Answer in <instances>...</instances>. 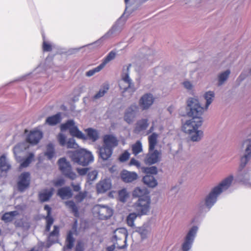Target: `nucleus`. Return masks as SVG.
Returning a JSON list of instances; mask_svg holds the SVG:
<instances>
[{
  "label": "nucleus",
  "instance_id": "nucleus-38",
  "mask_svg": "<svg viewBox=\"0 0 251 251\" xmlns=\"http://www.w3.org/2000/svg\"><path fill=\"white\" fill-rule=\"evenodd\" d=\"M215 96L213 91H209L206 92L204 95V99L206 100L205 109H207L209 105L212 103Z\"/></svg>",
  "mask_w": 251,
  "mask_h": 251
},
{
  "label": "nucleus",
  "instance_id": "nucleus-35",
  "mask_svg": "<svg viewBox=\"0 0 251 251\" xmlns=\"http://www.w3.org/2000/svg\"><path fill=\"white\" fill-rule=\"evenodd\" d=\"M109 89V85L107 84H103L99 91L93 96L94 100H98L103 97L107 93Z\"/></svg>",
  "mask_w": 251,
  "mask_h": 251
},
{
  "label": "nucleus",
  "instance_id": "nucleus-27",
  "mask_svg": "<svg viewBox=\"0 0 251 251\" xmlns=\"http://www.w3.org/2000/svg\"><path fill=\"white\" fill-rule=\"evenodd\" d=\"M57 195L62 199H69L73 196V193L69 187H64L58 189Z\"/></svg>",
  "mask_w": 251,
  "mask_h": 251
},
{
  "label": "nucleus",
  "instance_id": "nucleus-12",
  "mask_svg": "<svg viewBox=\"0 0 251 251\" xmlns=\"http://www.w3.org/2000/svg\"><path fill=\"white\" fill-rule=\"evenodd\" d=\"M126 20V18L124 17V14H123L116 22L111 28L101 37V39H104L120 33L123 28Z\"/></svg>",
  "mask_w": 251,
  "mask_h": 251
},
{
  "label": "nucleus",
  "instance_id": "nucleus-42",
  "mask_svg": "<svg viewBox=\"0 0 251 251\" xmlns=\"http://www.w3.org/2000/svg\"><path fill=\"white\" fill-rule=\"evenodd\" d=\"M89 139L93 141H96L99 138V135L97 131L92 128H88L86 130Z\"/></svg>",
  "mask_w": 251,
  "mask_h": 251
},
{
  "label": "nucleus",
  "instance_id": "nucleus-23",
  "mask_svg": "<svg viewBox=\"0 0 251 251\" xmlns=\"http://www.w3.org/2000/svg\"><path fill=\"white\" fill-rule=\"evenodd\" d=\"M111 183L109 179H104L100 181L96 186L99 193H103L111 188Z\"/></svg>",
  "mask_w": 251,
  "mask_h": 251
},
{
  "label": "nucleus",
  "instance_id": "nucleus-4",
  "mask_svg": "<svg viewBox=\"0 0 251 251\" xmlns=\"http://www.w3.org/2000/svg\"><path fill=\"white\" fill-rule=\"evenodd\" d=\"M69 156L74 162L83 166L88 165L94 160L91 152L85 149L71 151Z\"/></svg>",
  "mask_w": 251,
  "mask_h": 251
},
{
  "label": "nucleus",
  "instance_id": "nucleus-41",
  "mask_svg": "<svg viewBox=\"0 0 251 251\" xmlns=\"http://www.w3.org/2000/svg\"><path fill=\"white\" fill-rule=\"evenodd\" d=\"M116 56V52L114 51H111L103 59L100 65L103 68L110 61L113 60Z\"/></svg>",
  "mask_w": 251,
  "mask_h": 251
},
{
  "label": "nucleus",
  "instance_id": "nucleus-51",
  "mask_svg": "<svg viewBox=\"0 0 251 251\" xmlns=\"http://www.w3.org/2000/svg\"><path fill=\"white\" fill-rule=\"evenodd\" d=\"M87 195V191L79 192L78 194L76 195L75 199L78 202L82 201Z\"/></svg>",
  "mask_w": 251,
  "mask_h": 251
},
{
  "label": "nucleus",
  "instance_id": "nucleus-29",
  "mask_svg": "<svg viewBox=\"0 0 251 251\" xmlns=\"http://www.w3.org/2000/svg\"><path fill=\"white\" fill-rule=\"evenodd\" d=\"M132 195L134 197H137L138 199L144 198L145 197H150L146 189L140 187L136 188L134 190Z\"/></svg>",
  "mask_w": 251,
  "mask_h": 251
},
{
  "label": "nucleus",
  "instance_id": "nucleus-30",
  "mask_svg": "<svg viewBox=\"0 0 251 251\" xmlns=\"http://www.w3.org/2000/svg\"><path fill=\"white\" fill-rule=\"evenodd\" d=\"M61 121L60 113H58L54 115L48 117L46 120V123L50 126H54L59 123Z\"/></svg>",
  "mask_w": 251,
  "mask_h": 251
},
{
  "label": "nucleus",
  "instance_id": "nucleus-9",
  "mask_svg": "<svg viewBox=\"0 0 251 251\" xmlns=\"http://www.w3.org/2000/svg\"><path fill=\"white\" fill-rule=\"evenodd\" d=\"M60 128L62 131L69 129L70 134L73 137L82 139H85V135L78 129L77 126L75 125L74 121L73 120H69L65 123L62 124Z\"/></svg>",
  "mask_w": 251,
  "mask_h": 251
},
{
  "label": "nucleus",
  "instance_id": "nucleus-33",
  "mask_svg": "<svg viewBox=\"0 0 251 251\" xmlns=\"http://www.w3.org/2000/svg\"><path fill=\"white\" fill-rule=\"evenodd\" d=\"M143 181L145 184L150 187H154L157 184L156 180L151 175H146L143 177Z\"/></svg>",
  "mask_w": 251,
  "mask_h": 251
},
{
  "label": "nucleus",
  "instance_id": "nucleus-62",
  "mask_svg": "<svg viewBox=\"0 0 251 251\" xmlns=\"http://www.w3.org/2000/svg\"><path fill=\"white\" fill-rule=\"evenodd\" d=\"M71 186L75 192H79L81 189V187L79 184H75L74 183H72Z\"/></svg>",
  "mask_w": 251,
  "mask_h": 251
},
{
  "label": "nucleus",
  "instance_id": "nucleus-31",
  "mask_svg": "<svg viewBox=\"0 0 251 251\" xmlns=\"http://www.w3.org/2000/svg\"><path fill=\"white\" fill-rule=\"evenodd\" d=\"M230 73V70L227 69L218 75L217 77L218 86H222L225 83L229 77Z\"/></svg>",
  "mask_w": 251,
  "mask_h": 251
},
{
  "label": "nucleus",
  "instance_id": "nucleus-13",
  "mask_svg": "<svg viewBox=\"0 0 251 251\" xmlns=\"http://www.w3.org/2000/svg\"><path fill=\"white\" fill-rule=\"evenodd\" d=\"M244 154L240 159V168L245 167L251 158V140H245L242 144Z\"/></svg>",
  "mask_w": 251,
  "mask_h": 251
},
{
  "label": "nucleus",
  "instance_id": "nucleus-47",
  "mask_svg": "<svg viewBox=\"0 0 251 251\" xmlns=\"http://www.w3.org/2000/svg\"><path fill=\"white\" fill-rule=\"evenodd\" d=\"M34 157V153H30L27 157L21 163V166L23 168L27 167L33 160Z\"/></svg>",
  "mask_w": 251,
  "mask_h": 251
},
{
  "label": "nucleus",
  "instance_id": "nucleus-45",
  "mask_svg": "<svg viewBox=\"0 0 251 251\" xmlns=\"http://www.w3.org/2000/svg\"><path fill=\"white\" fill-rule=\"evenodd\" d=\"M54 149L53 144L50 143L47 146V151L45 152V155L49 159H51L54 155Z\"/></svg>",
  "mask_w": 251,
  "mask_h": 251
},
{
  "label": "nucleus",
  "instance_id": "nucleus-39",
  "mask_svg": "<svg viewBox=\"0 0 251 251\" xmlns=\"http://www.w3.org/2000/svg\"><path fill=\"white\" fill-rule=\"evenodd\" d=\"M132 153L136 156L143 151L142 145L140 141H137L131 146Z\"/></svg>",
  "mask_w": 251,
  "mask_h": 251
},
{
  "label": "nucleus",
  "instance_id": "nucleus-53",
  "mask_svg": "<svg viewBox=\"0 0 251 251\" xmlns=\"http://www.w3.org/2000/svg\"><path fill=\"white\" fill-rule=\"evenodd\" d=\"M66 144L68 148L77 149L78 147V146L76 143L75 140L73 138L69 139Z\"/></svg>",
  "mask_w": 251,
  "mask_h": 251
},
{
  "label": "nucleus",
  "instance_id": "nucleus-28",
  "mask_svg": "<svg viewBox=\"0 0 251 251\" xmlns=\"http://www.w3.org/2000/svg\"><path fill=\"white\" fill-rule=\"evenodd\" d=\"M53 189L50 190L44 189L39 194V198L42 202L47 201L51 197L53 194Z\"/></svg>",
  "mask_w": 251,
  "mask_h": 251
},
{
  "label": "nucleus",
  "instance_id": "nucleus-40",
  "mask_svg": "<svg viewBox=\"0 0 251 251\" xmlns=\"http://www.w3.org/2000/svg\"><path fill=\"white\" fill-rule=\"evenodd\" d=\"M189 135H190L191 141L193 142H199L203 137V133L201 130H198V129L194 132L193 134Z\"/></svg>",
  "mask_w": 251,
  "mask_h": 251
},
{
  "label": "nucleus",
  "instance_id": "nucleus-2",
  "mask_svg": "<svg viewBox=\"0 0 251 251\" xmlns=\"http://www.w3.org/2000/svg\"><path fill=\"white\" fill-rule=\"evenodd\" d=\"M158 137V134L155 132L152 133L148 137L149 152L144 159V162L147 165L154 164L160 160L161 152L157 150H155V147L157 144Z\"/></svg>",
  "mask_w": 251,
  "mask_h": 251
},
{
  "label": "nucleus",
  "instance_id": "nucleus-46",
  "mask_svg": "<svg viewBox=\"0 0 251 251\" xmlns=\"http://www.w3.org/2000/svg\"><path fill=\"white\" fill-rule=\"evenodd\" d=\"M75 239L72 232L70 231L67 234L66 238V247L68 249H71L74 246Z\"/></svg>",
  "mask_w": 251,
  "mask_h": 251
},
{
  "label": "nucleus",
  "instance_id": "nucleus-15",
  "mask_svg": "<svg viewBox=\"0 0 251 251\" xmlns=\"http://www.w3.org/2000/svg\"><path fill=\"white\" fill-rule=\"evenodd\" d=\"M139 111V107L136 103L131 104L126 110L124 120L128 124L132 123Z\"/></svg>",
  "mask_w": 251,
  "mask_h": 251
},
{
  "label": "nucleus",
  "instance_id": "nucleus-61",
  "mask_svg": "<svg viewBox=\"0 0 251 251\" xmlns=\"http://www.w3.org/2000/svg\"><path fill=\"white\" fill-rule=\"evenodd\" d=\"M129 165L130 166H136L138 168H139L140 167V163L138 160H136L134 158L131 159L129 162Z\"/></svg>",
  "mask_w": 251,
  "mask_h": 251
},
{
  "label": "nucleus",
  "instance_id": "nucleus-24",
  "mask_svg": "<svg viewBox=\"0 0 251 251\" xmlns=\"http://www.w3.org/2000/svg\"><path fill=\"white\" fill-rule=\"evenodd\" d=\"M59 234V228L58 226H53V230L51 232L48 239V244L49 247L51 246L52 244L57 242L58 240V236Z\"/></svg>",
  "mask_w": 251,
  "mask_h": 251
},
{
  "label": "nucleus",
  "instance_id": "nucleus-58",
  "mask_svg": "<svg viewBox=\"0 0 251 251\" xmlns=\"http://www.w3.org/2000/svg\"><path fill=\"white\" fill-rule=\"evenodd\" d=\"M43 50L44 51H50L51 50V45L46 42L45 41H43Z\"/></svg>",
  "mask_w": 251,
  "mask_h": 251
},
{
  "label": "nucleus",
  "instance_id": "nucleus-56",
  "mask_svg": "<svg viewBox=\"0 0 251 251\" xmlns=\"http://www.w3.org/2000/svg\"><path fill=\"white\" fill-rule=\"evenodd\" d=\"M57 139H58V141L59 144L62 146H64L66 145V144L67 143L66 142V136L64 134H63L62 133H59L58 135Z\"/></svg>",
  "mask_w": 251,
  "mask_h": 251
},
{
  "label": "nucleus",
  "instance_id": "nucleus-19",
  "mask_svg": "<svg viewBox=\"0 0 251 251\" xmlns=\"http://www.w3.org/2000/svg\"><path fill=\"white\" fill-rule=\"evenodd\" d=\"M244 168L245 167L241 168L240 165H239L236 176V179L237 181L243 183L245 185H251V183L249 181L250 180V174L248 170H243Z\"/></svg>",
  "mask_w": 251,
  "mask_h": 251
},
{
  "label": "nucleus",
  "instance_id": "nucleus-49",
  "mask_svg": "<svg viewBox=\"0 0 251 251\" xmlns=\"http://www.w3.org/2000/svg\"><path fill=\"white\" fill-rule=\"evenodd\" d=\"M25 149L26 147L25 143H20L14 147L13 149L14 153L15 155H16L17 153L23 151Z\"/></svg>",
  "mask_w": 251,
  "mask_h": 251
},
{
  "label": "nucleus",
  "instance_id": "nucleus-21",
  "mask_svg": "<svg viewBox=\"0 0 251 251\" xmlns=\"http://www.w3.org/2000/svg\"><path fill=\"white\" fill-rule=\"evenodd\" d=\"M149 126V122L148 119H141L136 122L134 129V132L136 134H139L141 132L146 130Z\"/></svg>",
  "mask_w": 251,
  "mask_h": 251
},
{
  "label": "nucleus",
  "instance_id": "nucleus-32",
  "mask_svg": "<svg viewBox=\"0 0 251 251\" xmlns=\"http://www.w3.org/2000/svg\"><path fill=\"white\" fill-rule=\"evenodd\" d=\"M66 206L71 211L75 217L79 216L78 208L73 201H68L65 202Z\"/></svg>",
  "mask_w": 251,
  "mask_h": 251
},
{
  "label": "nucleus",
  "instance_id": "nucleus-6",
  "mask_svg": "<svg viewBox=\"0 0 251 251\" xmlns=\"http://www.w3.org/2000/svg\"><path fill=\"white\" fill-rule=\"evenodd\" d=\"M127 231L125 228H118L113 232L111 241L118 249H124L127 247Z\"/></svg>",
  "mask_w": 251,
  "mask_h": 251
},
{
  "label": "nucleus",
  "instance_id": "nucleus-59",
  "mask_svg": "<svg viewBox=\"0 0 251 251\" xmlns=\"http://www.w3.org/2000/svg\"><path fill=\"white\" fill-rule=\"evenodd\" d=\"M53 185L56 187L62 186L65 183V181L63 179L60 178L53 181Z\"/></svg>",
  "mask_w": 251,
  "mask_h": 251
},
{
  "label": "nucleus",
  "instance_id": "nucleus-52",
  "mask_svg": "<svg viewBox=\"0 0 251 251\" xmlns=\"http://www.w3.org/2000/svg\"><path fill=\"white\" fill-rule=\"evenodd\" d=\"M103 68L102 66L100 64L97 67L87 71L86 73V75L88 77L93 76L95 74L100 72Z\"/></svg>",
  "mask_w": 251,
  "mask_h": 251
},
{
  "label": "nucleus",
  "instance_id": "nucleus-16",
  "mask_svg": "<svg viewBox=\"0 0 251 251\" xmlns=\"http://www.w3.org/2000/svg\"><path fill=\"white\" fill-rule=\"evenodd\" d=\"M30 181V174L28 172L22 173L19 177V181L17 183L18 190L21 192L24 191L28 187Z\"/></svg>",
  "mask_w": 251,
  "mask_h": 251
},
{
  "label": "nucleus",
  "instance_id": "nucleus-11",
  "mask_svg": "<svg viewBox=\"0 0 251 251\" xmlns=\"http://www.w3.org/2000/svg\"><path fill=\"white\" fill-rule=\"evenodd\" d=\"M93 211L101 220H106L110 218L113 213L112 209L106 205L97 204L94 206Z\"/></svg>",
  "mask_w": 251,
  "mask_h": 251
},
{
  "label": "nucleus",
  "instance_id": "nucleus-14",
  "mask_svg": "<svg viewBox=\"0 0 251 251\" xmlns=\"http://www.w3.org/2000/svg\"><path fill=\"white\" fill-rule=\"evenodd\" d=\"M202 123V120L192 119L186 121L183 125L182 129L185 133L192 134L201 126Z\"/></svg>",
  "mask_w": 251,
  "mask_h": 251
},
{
  "label": "nucleus",
  "instance_id": "nucleus-20",
  "mask_svg": "<svg viewBox=\"0 0 251 251\" xmlns=\"http://www.w3.org/2000/svg\"><path fill=\"white\" fill-rule=\"evenodd\" d=\"M103 145L112 150L118 145V140L113 135H105L103 138Z\"/></svg>",
  "mask_w": 251,
  "mask_h": 251
},
{
  "label": "nucleus",
  "instance_id": "nucleus-1",
  "mask_svg": "<svg viewBox=\"0 0 251 251\" xmlns=\"http://www.w3.org/2000/svg\"><path fill=\"white\" fill-rule=\"evenodd\" d=\"M233 180V176L230 175L223 179L217 186L213 187L205 199V205L208 210L217 201V197L227 190Z\"/></svg>",
  "mask_w": 251,
  "mask_h": 251
},
{
  "label": "nucleus",
  "instance_id": "nucleus-5",
  "mask_svg": "<svg viewBox=\"0 0 251 251\" xmlns=\"http://www.w3.org/2000/svg\"><path fill=\"white\" fill-rule=\"evenodd\" d=\"M187 107L189 110L187 114L188 116L196 120H202L201 115L204 112V108L200 104L197 99L189 98L187 101Z\"/></svg>",
  "mask_w": 251,
  "mask_h": 251
},
{
  "label": "nucleus",
  "instance_id": "nucleus-22",
  "mask_svg": "<svg viewBox=\"0 0 251 251\" xmlns=\"http://www.w3.org/2000/svg\"><path fill=\"white\" fill-rule=\"evenodd\" d=\"M120 176L122 180L126 183L131 182L137 178V174L134 172H129L126 170H123Z\"/></svg>",
  "mask_w": 251,
  "mask_h": 251
},
{
  "label": "nucleus",
  "instance_id": "nucleus-44",
  "mask_svg": "<svg viewBox=\"0 0 251 251\" xmlns=\"http://www.w3.org/2000/svg\"><path fill=\"white\" fill-rule=\"evenodd\" d=\"M139 216L138 214L135 212L130 213L126 218V222L128 226L132 227L134 226V221Z\"/></svg>",
  "mask_w": 251,
  "mask_h": 251
},
{
  "label": "nucleus",
  "instance_id": "nucleus-55",
  "mask_svg": "<svg viewBox=\"0 0 251 251\" xmlns=\"http://www.w3.org/2000/svg\"><path fill=\"white\" fill-rule=\"evenodd\" d=\"M130 156V153L127 151H125L119 157L120 162H124L127 160Z\"/></svg>",
  "mask_w": 251,
  "mask_h": 251
},
{
  "label": "nucleus",
  "instance_id": "nucleus-3",
  "mask_svg": "<svg viewBox=\"0 0 251 251\" xmlns=\"http://www.w3.org/2000/svg\"><path fill=\"white\" fill-rule=\"evenodd\" d=\"M131 66V64H129L123 67L122 79L119 84L123 96H126L125 93L126 92H128L130 93L129 95H131L136 90L134 83L129 76V69Z\"/></svg>",
  "mask_w": 251,
  "mask_h": 251
},
{
  "label": "nucleus",
  "instance_id": "nucleus-18",
  "mask_svg": "<svg viewBox=\"0 0 251 251\" xmlns=\"http://www.w3.org/2000/svg\"><path fill=\"white\" fill-rule=\"evenodd\" d=\"M43 137V133L38 129L31 130L27 135L26 141L32 145L37 144Z\"/></svg>",
  "mask_w": 251,
  "mask_h": 251
},
{
  "label": "nucleus",
  "instance_id": "nucleus-25",
  "mask_svg": "<svg viewBox=\"0 0 251 251\" xmlns=\"http://www.w3.org/2000/svg\"><path fill=\"white\" fill-rule=\"evenodd\" d=\"M112 149L103 145L99 149L100 157L103 160H107L113 153Z\"/></svg>",
  "mask_w": 251,
  "mask_h": 251
},
{
  "label": "nucleus",
  "instance_id": "nucleus-54",
  "mask_svg": "<svg viewBox=\"0 0 251 251\" xmlns=\"http://www.w3.org/2000/svg\"><path fill=\"white\" fill-rule=\"evenodd\" d=\"M86 244L84 242L80 240L78 241L75 246V251H84Z\"/></svg>",
  "mask_w": 251,
  "mask_h": 251
},
{
  "label": "nucleus",
  "instance_id": "nucleus-8",
  "mask_svg": "<svg viewBox=\"0 0 251 251\" xmlns=\"http://www.w3.org/2000/svg\"><path fill=\"white\" fill-rule=\"evenodd\" d=\"M199 227L197 226H193L188 230L181 245L182 251H189L192 248Z\"/></svg>",
  "mask_w": 251,
  "mask_h": 251
},
{
  "label": "nucleus",
  "instance_id": "nucleus-10",
  "mask_svg": "<svg viewBox=\"0 0 251 251\" xmlns=\"http://www.w3.org/2000/svg\"><path fill=\"white\" fill-rule=\"evenodd\" d=\"M59 169L63 174L71 180H75L76 177V174L72 171V166L66 158H61L58 161Z\"/></svg>",
  "mask_w": 251,
  "mask_h": 251
},
{
  "label": "nucleus",
  "instance_id": "nucleus-60",
  "mask_svg": "<svg viewBox=\"0 0 251 251\" xmlns=\"http://www.w3.org/2000/svg\"><path fill=\"white\" fill-rule=\"evenodd\" d=\"M88 170H89V169L88 168H81V169L77 168V171L79 175L84 176L87 173Z\"/></svg>",
  "mask_w": 251,
  "mask_h": 251
},
{
  "label": "nucleus",
  "instance_id": "nucleus-36",
  "mask_svg": "<svg viewBox=\"0 0 251 251\" xmlns=\"http://www.w3.org/2000/svg\"><path fill=\"white\" fill-rule=\"evenodd\" d=\"M19 215L17 211H13L4 213L1 218V220L5 223L10 222L14 220L15 216Z\"/></svg>",
  "mask_w": 251,
  "mask_h": 251
},
{
  "label": "nucleus",
  "instance_id": "nucleus-7",
  "mask_svg": "<svg viewBox=\"0 0 251 251\" xmlns=\"http://www.w3.org/2000/svg\"><path fill=\"white\" fill-rule=\"evenodd\" d=\"M151 200L150 197H145L138 199L133 207L139 216L147 215L150 210Z\"/></svg>",
  "mask_w": 251,
  "mask_h": 251
},
{
  "label": "nucleus",
  "instance_id": "nucleus-57",
  "mask_svg": "<svg viewBox=\"0 0 251 251\" xmlns=\"http://www.w3.org/2000/svg\"><path fill=\"white\" fill-rule=\"evenodd\" d=\"M183 85L188 90H192L193 87L192 83L188 80L184 81L183 82Z\"/></svg>",
  "mask_w": 251,
  "mask_h": 251
},
{
  "label": "nucleus",
  "instance_id": "nucleus-48",
  "mask_svg": "<svg viewBox=\"0 0 251 251\" xmlns=\"http://www.w3.org/2000/svg\"><path fill=\"white\" fill-rule=\"evenodd\" d=\"M98 172L96 170L90 172L87 174V182L90 184L96 179L98 176Z\"/></svg>",
  "mask_w": 251,
  "mask_h": 251
},
{
  "label": "nucleus",
  "instance_id": "nucleus-64",
  "mask_svg": "<svg viewBox=\"0 0 251 251\" xmlns=\"http://www.w3.org/2000/svg\"><path fill=\"white\" fill-rule=\"evenodd\" d=\"M154 123L153 122L149 130L147 132L148 134L151 133L153 132V131L154 130Z\"/></svg>",
  "mask_w": 251,
  "mask_h": 251
},
{
  "label": "nucleus",
  "instance_id": "nucleus-34",
  "mask_svg": "<svg viewBox=\"0 0 251 251\" xmlns=\"http://www.w3.org/2000/svg\"><path fill=\"white\" fill-rule=\"evenodd\" d=\"M10 165L4 155H2L0 157V170L1 172H7L10 169Z\"/></svg>",
  "mask_w": 251,
  "mask_h": 251
},
{
  "label": "nucleus",
  "instance_id": "nucleus-26",
  "mask_svg": "<svg viewBox=\"0 0 251 251\" xmlns=\"http://www.w3.org/2000/svg\"><path fill=\"white\" fill-rule=\"evenodd\" d=\"M44 209L47 212V215L45 218L47 223L45 231L49 232L50 230L51 226L53 223L54 220L50 216L51 210V208L48 205H46L44 206Z\"/></svg>",
  "mask_w": 251,
  "mask_h": 251
},
{
  "label": "nucleus",
  "instance_id": "nucleus-37",
  "mask_svg": "<svg viewBox=\"0 0 251 251\" xmlns=\"http://www.w3.org/2000/svg\"><path fill=\"white\" fill-rule=\"evenodd\" d=\"M136 231L140 235L142 239L143 240L147 238L148 235L150 232V229L147 226H143L138 227Z\"/></svg>",
  "mask_w": 251,
  "mask_h": 251
},
{
  "label": "nucleus",
  "instance_id": "nucleus-43",
  "mask_svg": "<svg viewBox=\"0 0 251 251\" xmlns=\"http://www.w3.org/2000/svg\"><path fill=\"white\" fill-rule=\"evenodd\" d=\"M142 171L146 174V175H156L157 174V168L155 166H151L149 167H142Z\"/></svg>",
  "mask_w": 251,
  "mask_h": 251
},
{
  "label": "nucleus",
  "instance_id": "nucleus-17",
  "mask_svg": "<svg viewBox=\"0 0 251 251\" xmlns=\"http://www.w3.org/2000/svg\"><path fill=\"white\" fill-rule=\"evenodd\" d=\"M154 98L150 93H147L141 97L139 101V104L142 110L148 109L153 104Z\"/></svg>",
  "mask_w": 251,
  "mask_h": 251
},
{
  "label": "nucleus",
  "instance_id": "nucleus-63",
  "mask_svg": "<svg viewBox=\"0 0 251 251\" xmlns=\"http://www.w3.org/2000/svg\"><path fill=\"white\" fill-rule=\"evenodd\" d=\"M116 248H117V245L113 243L112 245L106 248V251H113Z\"/></svg>",
  "mask_w": 251,
  "mask_h": 251
},
{
  "label": "nucleus",
  "instance_id": "nucleus-50",
  "mask_svg": "<svg viewBox=\"0 0 251 251\" xmlns=\"http://www.w3.org/2000/svg\"><path fill=\"white\" fill-rule=\"evenodd\" d=\"M118 197L119 200L122 202H125L128 197V194L125 189H123L119 191Z\"/></svg>",
  "mask_w": 251,
  "mask_h": 251
}]
</instances>
